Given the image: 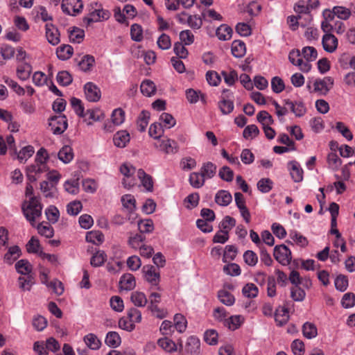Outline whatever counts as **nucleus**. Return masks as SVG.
Returning a JSON list of instances; mask_svg holds the SVG:
<instances>
[{
  "label": "nucleus",
  "mask_w": 355,
  "mask_h": 355,
  "mask_svg": "<svg viewBox=\"0 0 355 355\" xmlns=\"http://www.w3.org/2000/svg\"><path fill=\"white\" fill-rule=\"evenodd\" d=\"M257 119L259 123L262 124L263 127L272 124L274 122L271 115H270L268 112L264 110L258 113Z\"/></svg>",
  "instance_id": "58"
},
{
  "label": "nucleus",
  "mask_w": 355,
  "mask_h": 355,
  "mask_svg": "<svg viewBox=\"0 0 355 355\" xmlns=\"http://www.w3.org/2000/svg\"><path fill=\"white\" fill-rule=\"evenodd\" d=\"M21 255V250L19 246L14 245L9 248L6 254H5L3 260L8 265H12Z\"/></svg>",
  "instance_id": "15"
},
{
  "label": "nucleus",
  "mask_w": 355,
  "mask_h": 355,
  "mask_svg": "<svg viewBox=\"0 0 355 355\" xmlns=\"http://www.w3.org/2000/svg\"><path fill=\"white\" fill-rule=\"evenodd\" d=\"M58 157L63 163H69L73 158V149L69 146H64L58 152Z\"/></svg>",
  "instance_id": "20"
},
{
  "label": "nucleus",
  "mask_w": 355,
  "mask_h": 355,
  "mask_svg": "<svg viewBox=\"0 0 355 355\" xmlns=\"http://www.w3.org/2000/svg\"><path fill=\"white\" fill-rule=\"evenodd\" d=\"M302 334L304 337L311 339L317 336L318 329L316 326L311 322H306L302 326Z\"/></svg>",
  "instance_id": "32"
},
{
  "label": "nucleus",
  "mask_w": 355,
  "mask_h": 355,
  "mask_svg": "<svg viewBox=\"0 0 355 355\" xmlns=\"http://www.w3.org/2000/svg\"><path fill=\"white\" fill-rule=\"evenodd\" d=\"M284 105H287L291 111L297 117H301L306 112V108L302 101L293 102L289 99L284 101Z\"/></svg>",
  "instance_id": "11"
},
{
  "label": "nucleus",
  "mask_w": 355,
  "mask_h": 355,
  "mask_svg": "<svg viewBox=\"0 0 355 355\" xmlns=\"http://www.w3.org/2000/svg\"><path fill=\"white\" fill-rule=\"evenodd\" d=\"M46 27V37L52 45H57L60 42V33L58 29L51 23H48Z\"/></svg>",
  "instance_id": "10"
},
{
  "label": "nucleus",
  "mask_w": 355,
  "mask_h": 355,
  "mask_svg": "<svg viewBox=\"0 0 355 355\" xmlns=\"http://www.w3.org/2000/svg\"><path fill=\"white\" fill-rule=\"evenodd\" d=\"M86 98L90 102H97L100 100L101 92L99 87L92 82L87 83L84 86Z\"/></svg>",
  "instance_id": "7"
},
{
  "label": "nucleus",
  "mask_w": 355,
  "mask_h": 355,
  "mask_svg": "<svg viewBox=\"0 0 355 355\" xmlns=\"http://www.w3.org/2000/svg\"><path fill=\"white\" fill-rule=\"evenodd\" d=\"M34 153V148L32 146L24 147L17 154V159L20 162H25Z\"/></svg>",
  "instance_id": "47"
},
{
  "label": "nucleus",
  "mask_w": 355,
  "mask_h": 355,
  "mask_svg": "<svg viewBox=\"0 0 355 355\" xmlns=\"http://www.w3.org/2000/svg\"><path fill=\"white\" fill-rule=\"evenodd\" d=\"M135 286L136 281L133 275L125 273L121 277L119 280V287L121 289L131 291L135 288Z\"/></svg>",
  "instance_id": "12"
},
{
  "label": "nucleus",
  "mask_w": 355,
  "mask_h": 355,
  "mask_svg": "<svg viewBox=\"0 0 355 355\" xmlns=\"http://www.w3.org/2000/svg\"><path fill=\"white\" fill-rule=\"evenodd\" d=\"M335 287L338 291L344 292L348 287V278L346 275H339L334 281Z\"/></svg>",
  "instance_id": "50"
},
{
  "label": "nucleus",
  "mask_w": 355,
  "mask_h": 355,
  "mask_svg": "<svg viewBox=\"0 0 355 355\" xmlns=\"http://www.w3.org/2000/svg\"><path fill=\"white\" fill-rule=\"evenodd\" d=\"M95 63V59L93 55H85L81 58V60L78 62V65L80 69L85 71H89Z\"/></svg>",
  "instance_id": "18"
},
{
  "label": "nucleus",
  "mask_w": 355,
  "mask_h": 355,
  "mask_svg": "<svg viewBox=\"0 0 355 355\" xmlns=\"http://www.w3.org/2000/svg\"><path fill=\"white\" fill-rule=\"evenodd\" d=\"M160 146L168 154L177 153L178 148L177 142L172 139L162 141Z\"/></svg>",
  "instance_id": "46"
},
{
  "label": "nucleus",
  "mask_w": 355,
  "mask_h": 355,
  "mask_svg": "<svg viewBox=\"0 0 355 355\" xmlns=\"http://www.w3.org/2000/svg\"><path fill=\"white\" fill-rule=\"evenodd\" d=\"M104 236L100 231H91L86 234V241L95 245H100L103 243Z\"/></svg>",
  "instance_id": "38"
},
{
  "label": "nucleus",
  "mask_w": 355,
  "mask_h": 355,
  "mask_svg": "<svg viewBox=\"0 0 355 355\" xmlns=\"http://www.w3.org/2000/svg\"><path fill=\"white\" fill-rule=\"evenodd\" d=\"M137 225L141 234L150 233L154 230V224L151 219L140 220Z\"/></svg>",
  "instance_id": "44"
},
{
  "label": "nucleus",
  "mask_w": 355,
  "mask_h": 355,
  "mask_svg": "<svg viewBox=\"0 0 355 355\" xmlns=\"http://www.w3.org/2000/svg\"><path fill=\"white\" fill-rule=\"evenodd\" d=\"M218 334L214 329H208L204 334L205 341L210 345H215L218 343Z\"/></svg>",
  "instance_id": "55"
},
{
  "label": "nucleus",
  "mask_w": 355,
  "mask_h": 355,
  "mask_svg": "<svg viewBox=\"0 0 355 355\" xmlns=\"http://www.w3.org/2000/svg\"><path fill=\"white\" fill-rule=\"evenodd\" d=\"M130 141V135L126 130L117 132L113 137V141L116 146L124 148Z\"/></svg>",
  "instance_id": "14"
},
{
  "label": "nucleus",
  "mask_w": 355,
  "mask_h": 355,
  "mask_svg": "<svg viewBox=\"0 0 355 355\" xmlns=\"http://www.w3.org/2000/svg\"><path fill=\"white\" fill-rule=\"evenodd\" d=\"M31 72L32 66L27 62L22 63L21 64L19 65L17 69V77L21 80H26L28 79Z\"/></svg>",
  "instance_id": "24"
},
{
  "label": "nucleus",
  "mask_w": 355,
  "mask_h": 355,
  "mask_svg": "<svg viewBox=\"0 0 355 355\" xmlns=\"http://www.w3.org/2000/svg\"><path fill=\"white\" fill-rule=\"evenodd\" d=\"M200 342L195 336H190L186 344V351L191 355H198L200 353Z\"/></svg>",
  "instance_id": "13"
},
{
  "label": "nucleus",
  "mask_w": 355,
  "mask_h": 355,
  "mask_svg": "<svg viewBox=\"0 0 355 355\" xmlns=\"http://www.w3.org/2000/svg\"><path fill=\"white\" fill-rule=\"evenodd\" d=\"M130 299L137 306H144L148 302L145 294L139 291L132 293Z\"/></svg>",
  "instance_id": "42"
},
{
  "label": "nucleus",
  "mask_w": 355,
  "mask_h": 355,
  "mask_svg": "<svg viewBox=\"0 0 355 355\" xmlns=\"http://www.w3.org/2000/svg\"><path fill=\"white\" fill-rule=\"evenodd\" d=\"M218 297L221 303L224 304L226 306H231L235 302V298L232 294L230 292L221 290L218 293Z\"/></svg>",
  "instance_id": "41"
},
{
  "label": "nucleus",
  "mask_w": 355,
  "mask_h": 355,
  "mask_svg": "<svg viewBox=\"0 0 355 355\" xmlns=\"http://www.w3.org/2000/svg\"><path fill=\"white\" fill-rule=\"evenodd\" d=\"M150 119V112L146 110H143L138 116L137 124L138 130L140 132H144L148 124Z\"/></svg>",
  "instance_id": "35"
},
{
  "label": "nucleus",
  "mask_w": 355,
  "mask_h": 355,
  "mask_svg": "<svg viewBox=\"0 0 355 355\" xmlns=\"http://www.w3.org/2000/svg\"><path fill=\"white\" fill-rule=\"evenodd\" d=\"M291 349L295 355H303L304 353V344L300 339H295L291 343Z\"/></svg>",
  "instance_id": "64"
},
{
  "label": "nucleus",
  "mask_w": 355,
  "mask_h": 355,
  "mask_svg": "<svg viewBox=\"0 0 355 355\" xmlns=\"http://www.w3.org/2000/svg\"><path fill=\"white\" fill-rule=\"evenodd\" d=\"M140 89L144 95L150 96L155 93L156 87L152 80H145L141 83Z\"/></svg>",
  "instance_id": "34"
},
{
  "label": "nucleus",
  "mask_w": 355,
  "mask_h": 355,
  "mask_svg": "<svg viewBox=\"0 0 355 355\" xmlns=\"http://www.w3.org/2000/svg\"><path fill=\"white\" fill-rule=\"evenodd\" d=\"M302 54L306 61L315 60L318 57L316 49L313 46H305L302 49Z\"/></svg>",
  "instance_id": "56"
},
{
  "label": "nucleus",
  "mask_w": 355,
  "mask_h": 355,
  "mask_svg": "<svg viewBox=\"0 0 355 355\" xmlns=\"http://www.w3.org/2000/svg\"><path fill=\"white\" fill-rule=\"evenodd\" d=\"M130 35L132 40L141 42L143 39V30L140 25L134 24L130 28Z\"/></svg>",
  "instance_id": "54"
},
{
  "label": "nucleus",
  "mask_w": 355,
  "mask_h": 355,
  "mask_svg": "<svg viewBox=\"0 0 355 355\" xmlns=\"http://www.w3.org/2000/svg\"><path fill=\"white\" fill-rule=\"evenodd\" d=\"M232 200V195L225 190L218 191L215 196V202L220 206H227Z\"/></svg>",
  "instance_id": "17"
},
{
  "label": "nucleus",
  "mask_w": 355,
  "mask_h": 355,
  "mask_svg": "<svg viewBox=\"0 0 355 355\" xmlns=\"http://www.w3.org/2000/svg\"><path fill=\"white\" fill-rule=\"evenodd\" d=\"M333 85L334 80L329 76L324 77L323 79H316L313 83L314 92L325 95Z\"/></svg>",
  "instance_id": "6"
},
{
  "label": "nucleus",
  "mask_w": 355,
  "mask_h": 355,
  "mask_svg": "<svg viewBox=\"0 0 355 355\" xmlns=\"http://www.w3.org/2000/svg\"><path fill=\"white\" fill-rule=\"evenodd\" d=\"M19 288L23 291H30L32 286L35 284L33 275H26V277H19L18 278Z\"/></svg>",
  "instance_id": "39"
},
{
  "label": "nucleus",
  "mask_w": 355,
  "mask_h": 355,
  "mask_svg": "<svg viewBox=\"0 0 355 355\" xmlns=\"http://www.w3.org/2000/svg\"><path fill=\"white\" fill-rule=\"evenodd\" d=\"M107 260V254L103 250L96 251L90 259V264L93 267H100L104 264Z\"/></svg>",
  "instance_id": "28"
},
{
  "label": "nucleus",
  "mask_w": 355,
  "mask_h": 355,
  "mask_svg": "<svg viewBox=\"0 0 355 355\" xmlns=\"http://www.w3.org/2000/svg\"><path fill=\"white\" fill-rule=\"evenodd\" d=\"M43 206L40 199L35 196H31L26 207H22V211L26 220L34 227L35 220L42 216Z\"/></svg>",
  "instance_id": "1"
},
{
  "label": "nucleus",
  "mask_w": 355,
  "mask_h": 355,
  "mask_svg": "<svg viewBox=\"0 0 355 355\" xmlns=\"http://www.w3.org/2000/svg\"><path fill=\"white\" fill-rule=\"evenodd\" d=\"M289 319L288 309L285 306H279L275 311V321L280 326L285 324Z\"/></svg>",
  "instance_id": "21"
},
{
  "label": "nucleus",
  "mask_w": 355,
  "mask_h": 355,
  "mask_svg": "<svg viewBox=\"0 0 355 355\" xmlns=\"http://www.w3.org/2000/svg\"><path fill=\"white\" fill-rule=\"evenodd\" d=\"M242 293L245 297L254 298L257 296L259 290L256 285L252 283H248L243 286Z\"/></svg>",
  "instance_id": "48"
},
{
  "label": "nucleus",
  "mask_w": 355,
  "mask_h": 355,
  "mask_svg": "<svg viewBox=\"0 0 355 355\" xmlns=\"http://www.w3.org/2000/svg\"><path fill=\"white\" fill-rule=\"evenodd\" d=\"M322 44L325 51L334 52L338 46V39L333 34H324L322 37Z\"/></svg>",
  "instance_id": "9"
},
{
  "label": "nucleus",
  "mask_w": 355,
  "mask_h": 355,
  "mask_svg": "<svg viewBox=\"0 0 355 355\" xmlns=\"http://www.w3.org/2000/svg\"><path fill=\"white\" fill-rule=\"evenodd\" d=\"M83 205L80 201L74 200L69 203L67 206V213L72 216L78 215L82 210Z\"/></svg>",
  "instance_id": "57"
},
{
  "label": "nucleus",
  "mask_w": 355,
  "mask_h": 355,
  "mask_svg": "<svg viewBox=\"0 0 355 355\" xmlns=\"http://www.w3.org/2000/svg\"><path fill=\"white\" fill-rule=\"evenodd\" d=\"M216 168L217 167L214 163L207 162L202 166L200 173L205 179H211L216 175Z\"/></svg>",
  "instance_id": "23"
},
{
  "label": "nucleus",
  "mask_w": 355,
  "mask_h": 355,
  "mask_svg": "<svg viewBox=\"0 0 355 355\" xmlns=\"http://www.w3.org/2000/svg\"><path fill=\"white\" fill-rule=\"evenodd\" d=\"M257 188L262 193H268L272 188V182L269 178H262L257 182Z\"/></svg>",
  "instance_id": "63"
},
{
  "label": "nucleus",
  "mask_w": 355,
  "mask_h": 355,
  "mask_svg": "<svg viewBox=\"0 0 355 355\" xmlns=\"http://www.w3.org/2000/svg\"><path fill=\"white\" fill-rule=\"evenodd\" d=\"M159 300L151 299V304L149 305L148 309L155 317L162 319L166 316L167 312L164 309L159 308L157 306Z\"/></svg>",
  "instance_id": "40"
},
{
  "label": "nucleus",
  "mask_w": 355,
  "mask_h": 355,
  "mask_svg": "<svg viewBox=\"0 0 355 355\" xmlns=\"http://www.w3.org/2000/svg\"><path fill=\"white\" fill-rule=\"evenodd\" d=\"M45 214L49 222L52 223H55L56 222H58L60 216L59 210L56 207L53 205L49 206L45 210Z\"/></svg>",
  "instance_id": "51"
},
{
  "label": "nucleus",
  "mask_w": 355,
  "mask_h": 355,
  "mask_svg": "<svg viewBox=\"0 0 355 355\" xmlns=\"http://www.w3.org/2000/svg\"><path fill=\"white\" fill-rule=\"evenodd\" d=\"M306 296L305 291L299 286H294L291 289V297L294 301L302 302Z\"/></svg>",
  "instance_id": "53"
},
{
  "label": "nucleus",
  "mask_w": 355,
  "mask_h": 355,
  "mask_svg": "<svg viewBox=\"0 0 355 355\" xmlns=\"http://www.w3.org/2000/svg\"><path fill=\"white\" fill-rule=\"evenodd\" d=\"M236 225V220L234 218L226 216L223 220L219 224V228L220 229V232L223 234L229 233V231L234 227Z\"/></svg>",
  "instance_id": "36"
},
{
  "label": "nucleus",
  "mask_w": 355,
  "mask_h": 355,
  "mask_svg": "<svg viewBox=\"0 0 355 355\" xmlns=\"http://www.w3.org/2000/svg\"><path fill=\"white\" fill-rule=\"evenodd\" d=\"M225 93L232 94L230 89H224L220 98V101L218 102V107L223 114H229L234 110V103L232 101L229 99V96H225Z\"/></svg>",
  "instance_id": "8"
},
{
  "label": "nucleus",
  "mask_w": 355,
  "mask_h": 355,
  "mask_svg": "<svg viewBox=\"0 0 355 355\" xmlns=\"http://www.w3.org/2000/svg\"><path fill=\"white\" fill-rule=\"evenodd\" d=\"M190 184L196 189L201 188L205 182V179L201 173L193 172L189 175Z\"/></svg>",
  "instance_id": "31"
},
{
  "label": "nucleus",
  "mask_w": 355,
  "mask_h": 355,
  "mask_svg": "<svg viewBox=\"0 0 355 355\" xmlns=\"http://www.w3.org/2000/svg\"><path fill=\"white\" fill-rule=\"evenodd\" d=\"M83 8L82 0H62V10L64 12L76 15Z\"/></svg>",
  "instance_id": "4"
},
{
  "label": "nucleus",
  "mask_w": 355,
  "mask_h": 355,
  "mask_svg": "<svg viewBox=\"0 0 355 355\" xmlns=\"http://www.w3.org/2000/svg\"><path fill=\"white\" fill-rule=\"evenodd\" d=\"M232 29L227 24L220 25L216 30V34L220 40H228L232 37Z\"/></svg>",
  "instance_id": "26"
},
{
  "label": "nucleus",
  "mask_w": 355,
  "mask_h": 355,
  "mask_svg": "<svg viewBox=\"0 0 355 355\" xmlns=\"http://www.w3.org/2000/svg\"><path fill=\"white\" fill-rule=\"evenodd\" d=\"M158 345L167 352H173L178 350L177 345L167 337L159 338Z\"/></svg>",
  "instance_id": "33"
},
{
  "label": "nucleus",
  "mask_w": 355,
  "mask_h": 355,
  "mask_svg": "<svg viewBox=\"0 0 355 355\" xmlns=\"http://www.w3.org/2000/svg\"><path fill=\"white\" fill-rule=\"evenodd\" d=\"M49 121V125L53 134L60 135L67 128V119L64 115L52 116Z\"/></svg>",
  "instance_id": "3"
},
{
  "label": "nucleus",
  "mask_w": 355,
  "mask_h": 355,
  "mask_svg": "<svg viewBox=\"0 0 355 355\" xmlns=\"http://www.w3.org/2000/svg\"><path fill=\"white\" fill-rule=\"evenodd\" d=\"M85 36L84 31L78 28L74 27L70 32V41L74 43H80Z\"/></svg>",
  "instance_id": "60"
},
{
  "label": "nucleus",
  "mask_w": 355,
  "mask_h": 355,
  "mask_svg": "<svg viewBox=\"0 0 355 355\" xmlns=\"http://www.w3.org/2000/svg\"><path fill=\"white\" fill-rule=\"evenodd\" d=\"M273 256L275 259L283 266L288 265L292 259L290 249L284 244L275 247Z\"/></svg>",
  "instance_id": "2"
},
{
  "label": "nucleus",
  "mask_w": 355,
  "mask_h": 355,
  "mask_svg": "<svg viewBox=\"0 0 355 355\" xmlns=\"http://www.w3.org/2000/svg\"><path fill=\"white\" fill-rule=\"evenodd\" d=\"M137 177L141 180L143 187L146 188V191H153V181L150 175L146 173L143 169H139L137 171Z\"/></svg>",
  "instance_id": "16"
},
{
  "label": "nucleus",
  "mask_w": 355,
  "mask_h": 355,
  "mask_svg": "<svg viewBox=\"0 0 355 355\" xmlns=\"http://www.w3.org/2000/svg\"><path fill=\"white\" fill-rule=\"evenodd\" d=\"M291 166V175L295 182H300L303 180V170L300 167V164L296 161H291L288 164Z\"/></svg>",
  "instance_id": "19"
},
{
  "label": "nucleus",
  "mask_w": 355,
  "mask_h": 355,
  "mask_svg": "<svg viewBox=\"0 0 355 355\" xmlns=\"http://www.w3.org/2000/svg\"><path fill=\"white\" fill-rule=\"evenodd\" d=\"M38 233L46 238H52L54 235V230L47 222H42L37 226Z\"/></svg>",
  "instance_id": "37"
},
{
  "label": "nucleus",
  "mask_w": 355,
  "mask_h": 355,
  "mask_svg": "<svg viewBox=\"0 0 355 355\" xmlns=\"http://www.w3.org/2000/svg\"><path fill=\"white\" fill-rule=\"evenodd\" d=\"M243 320L241 315H232L225 320V325H227L229 329L235 330L241 326Z\"/></svg>",
  "instance_id": "49"
},
{
  "label": "nucleus",
  "mask_w": 355,
  "mask_h": 355,
  "mask_svg": "<svg viewBox=\"0 0 355 355\" xmlns=\"http://www.w3.org/2000/svg\"><path fill=\"white\" fill-rule=\"evenodd\" d=\"M15 268H16V270L21 275H32L31 272H32L33 266L30 263V262L26 259H21V260L18 261L15 263Z\"/></svg>",
  "instance_id": "25"
},
{
  "label": "nucleus",
  "mask_w": 355,
  "mask_h": 355,
  "mask_svg": "<svg viewBox=\"0 0 355 355\" xmlns=\"http://www.w3.org/2000/svg\"><path fill=\"white\" fill-rule=\"evenodd\" d=\"M84 341L87 346L92 349L97 350L101 346V342L94 334H89L84 337Z\"/></svg>",
  "instance_id": "30"
},
{
  "label": "nucleus",
  "mask_w": 355,
  "mask_h": 355,
  "mask_svg": "<svg viewBox=\"0 0 355 355\" xmlns=\"http://www.w3.org/2000/svg\"><path fill=\"white\" fill-rule=\"evenodd\" d=\"M145 279L152 286H158L160 279L159 270L151 265L144 266L142 268Z\"/></svg>",
  "instance_id": "5"
},
{
  "label": "nucleus",
  "mask_w": 355,
  "mask_h": 355,
  "mask_svg": "<svg viewBox=\"0 0 355 355\" xmlns=\"http://www.w3.org/2000/svg\"><path fill=\"white\" fill-rule=\"evenodd\" d=\"M125 120V112L121 109H115L112 114V121L114 125H119Z\"/></svg>",
  "instance_id": "62"
},
{
  "label": "nucleus",
  "mask_w": 355,
  "mask_h": 355,
  "mask_svg": "<svg viewBox=\"0 0 355 355\" xmlns=\"http://www.w3.org/2000/svg\"><path fill=\"white\" fill-rule=\"evenodd\" d=\"M329 167L334 171H337L342 164V160L336 153H330L327 156Z\"/></svg>",
  "instance_id": "45"
},
{
  "label": "nucleus",
  "mask_w": 355,
  "mask_h": 355,
  "mask_svg": "<svg viewBox=\"0 0 355 355\" xmlns=\"http://www.w3.org/2000/svg\"><path fill=\"white\" fill-rule=\"evenodd\" d=\"M333 11L338 18L343 20L347 19L351 15L350 10L343 6H334Z\"/></svg>",
  "instance_id": "59"
},
{
  "label": "nucleus",
  "mask_w": 355,
  "mask_h": 355,
  "mask_svg": "<svg viewBox=\"0 0 355 355\" xmlns=\"http://www.w3.org/2000/svg\"><path fill=\"white\" fill-rule=\"evenodd\" d=\"M105 343L110 347H117L121 343L119 334L116 331H109L105 337Z\"/></svg>",
  "instance_id": "29"
},
{
  "label": "nucleus",
  "mask_w": 355,
  "mask_h": 355,
  "mask_svg": "<svg viewBox=\"0 0 355 355\" xmlns=\"http://www.w3.org/2000/svg\"><path fill=\"white\" fill-rule=\"evenodd\" d=\"M246 52L245 44L243 41L234 40L232 44V53L238 58L245 55Z\"/></svg>",
  "instance_id": "22"
},
{
  "label": "nucleus",
  "mask_w": 355,
  "mask_h": 355,
  "mask_svg": "<svg viewBox=\"0 0 355 355\" xmlns=\"http://www.w3.org/2000/svg\"><path fill=\"white\" fill-rule=\"evenodd\" d=\"M57 81L62 86L69 85L73 80L72 76L67 71H60L57 75Z\"/></svg>",
  "instance_id": "52"
},
{
  "label": "nucleus",
  "mask_w": 355,
  "mask_h": 355,
  "mask_svg": "<svg viewBox=\"0 0 355 355\" xmlns=\"http://www.w3.org/2000/svg\"><path fill=\"white\" fill-rule=\"evenodd\" d=\"M174 327L175 329L180 333H182L187 328V320L184 315L177 313L174 315Z\"/></svg>",
  "instance_id": "43"
},
{
  "label": "nucleus",
  "mask_w": 355,
  "mask_h": 355,
  "mask_svg": "<svg viewBox=\"0 0 355 355\" xmlns=\"http://www.w3.org/2000/svg\"><path fill=\"white\" fill-rule=\"evenodd\" d=\"M341 304L345 309H349L355 305V294L353 293H345L341 300Z\"/></svg>",
  "instance_id": "61"
},
{
  "label": "nucleus",
  "mask_w": 355,
  "mask_h": 355,
  "mask_svg": "<svg viewBox=\"0 0 355 355\" xmlns=\"http://www.w3.org/2000/svg\"><path fill=\"white\" fill-rule=\"evenodd\" d=\"M73 49L69 44H64L57 49L56 54L58 58L62 60H68L73 55Z\"/></svg>",
  "instance_id": "27"
}]
</instances>
